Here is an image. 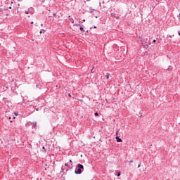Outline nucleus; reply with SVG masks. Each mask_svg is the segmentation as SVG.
Wrapping results in <instances>:
<instances>
[{
	"instance_id": "9d476101",
	"label": "nucleus",
	"mask_w": 180,
	"mask_h": 180,
	"mask_svg": "<svg viewBox=\"0 0 180 180\" xmlns=\"http://www.w3.org/2000/svg\"><path fill=\"white\" fill-rule=\"evenodd\" d=\"M167 38H170V39H172V35H167Z\"/></svg>"
},
{
	"instance_id": "5701e85b",
	"label": "nucleus",
	"mask_w": 180,
	"mask_h": 180,
	"mask_svg": "<svg viewBox=\"0 0 180 180\" xmlns=\"http://www.w3.org/2000/svg\"><path fill=\"white\" fill-rule=\"evenodd\" d=\"M15 116H18L19 114L18 112H15Z\"/></svg>"
},
{
	"instance_id": "f8f14e48",
	"label": "nucleus",
	"mask_w": 180,
	"mask_h": 180,
	"mask_svg": "<svg viewBox=\"0 0 180 180\" xmlns=\"http://www.w3.org/2000/svg\"><path fill=\"white\" fill-rule=\"evenodd\" d=\"M3 101H4V102H6L8 101V98H4Z\"/></svg>"
},
{
	"instance_id": "4c0bfd02",
	"label": "nucleus",
	"mask_w": 180,
	"mask_h": 180,
	"mask_svg": "<svg viewBox=\"0 0 180 180\" xmlns=\"http://www.w3.org/2000/svg\"><path fill=\"white\" fill-rule=\"evenodd\" d=\"M179 15H180V13H179Z\"/></svg>"
},
{
	"instance_id": "e433bc0d",
	"label": "nucleus",
	"mask_w": 180,
	"mask_h": 180,
	"mask_svg": "<svg viewBox=\"0 0 180 180\" xmlns=\"http://www.w3.org/2000/svg\"><path fill=\"white\" fill-rule=\"evenodd\" d=\"M37 110L38 111V110H39V108H37Z\"/></svg>"
},
{
	"instance_id": "0eeeda50",
	"label": "nucleus",
	"mask_w": 180,
	"mask_h": 180,
	"mask_svg": "<svg viewBox=\"0 0 180 180\" xmlns=\"http://www.w3.org/2000/svg\"><path fill=\"white\" fill-rule=\"evenodd\" d=\"M109 75H110V74H109V73L106 74V75H105L106 79H109Z\"/></svg>"
},
{
	"instance_id": "72a5a7b5",
	"label": "nucleus",
	"mask_w": 180,
	"mask_h": 180,
	"mask_svg": "<svg viewBox=\"0 0 180 180\" xmlns=\"http://www.w3.org/2000/svg\"><path fill=\"white\" fill-rule=\"evenodd\" d=\"M77 26H79V24H77Z\"/></svg>"
},
{
	"instance_id": "6e6552de",
	"label": "nucleus",
	"mask_w": 180,
	"mask_h": 180,
	"mask_svg": "<svg viewBox=\"0 0 180 180\" xmlns=\"http://www.w3.org/2000/svg\"><path fill=\"white\" fill-rule=\"evenodd\" d=\"M65 167L62 166V167H61V172H64V170L65 169Z\"/></svg>"
},
{
	"instance_id": "c9c22d12",
	"label": "nucleus",
	"mask_w": 180,
	"mask_h": 180,
	"mask_svg": "<svg viewBox=\"0 0 180 180\" xmlns=\"http://www.w3.org/2000/svg\"><path fill=\"white\" fill-rule=\"evenodd\" d=\"M41 26H43V24H41Z\"/></svg>"
},
{
	"instance_id": "423d86ee",
	"label": "nucleus",
	"mask_w": 180,
	"mask_h": 180,
	"mask_svg": "<svg viewBox=\"0 0 180 180\" xmlns=\"http://www.w3.org/2000/svg\"><path fill=\"white\" fill-rule=\"evenodd\" d=\"M79 30H81V32H82V33H84V32H85V30H84V27H79Z\"/></svg>"
},
{
	"instance_id": "4be33fe9",
	"label": "nucleus",
	"mask_w": 180,
	"mask_h": 180,
	"mask_svg": "<svg viewBox=\"0 0 180 180\" xmlns=\"http://www.w3.org/2000/svg\"><path fill=\"white\" fill-rule=\"evenodd\" d=\"M156 41H157V40L154 39V40L153 41V43H155Z\"/></svg>"
},
{
	"instance_id": "393cba45",
	"label": "nucleus",
	"mask_w": 180,
	"mask_h": 180,
	"mask_svg": "<svg viewBox=\"0 0 180 180\" xmlns=\"http://www.w3.org/2000/svg\"><path fill=\"white\" fill-rule=\"evenodd\" d=\"M3 11V9L2 8H0V12H2Z\"/></svg>"
},
{
	"instance_id": "6ab92c4d",
	"label": "nucleus",
	"mask_w": 180,
	"mask_h": 180,
	"mask_svg": "<svg viewBox=\"0 0 180 180\" xmlns=\"http://www.w3.org/2000/svg\"><path fill=\"white\" fill-rule=\"evenodd\" d=\"M117 176H120V172H118Z\"/></svg>"
},
{
	"instance_id": "412c9836",
	"label": "nucleus",
	"mask_w": 180,
	"mask_h": 180,
	"mask_svg": "<svg viewBox=\"0 0 180 180\" xmlns=\"http://www.w3.org/2000/svg\"><path fill=\"white\" fill-rule=\"evenodd\" d=\"M65 167H68V163H65Z\"/></svg>"
},
{
	"instance_id": "a878e982",
	"label": "nucleus",
	"mask_w": 180,
	"mask_h": 180,
	"mask_svg": "<svg viewBox=\"0 0 180 180\" xmlns=\"http://www.w3.org/2000/svg\"><path fill=\"white\" fill-rule=\"evenodd\" d=\"M178 34H179V36H180V32L179 31H178Z\"/></svg>"
},
{
	"instance_id": "b1692460",
	"label": "nucleus",
	"mask_w": 180,
	"mask_h": 180,
	"mask_svg": "<svg viewBox=\"0 0 180 180\" xmlns=\"http://www.w3.org/2000/svg\"><path fill=\"white\" fill-rule=\"evenodd\" d=\"M129 162L131 164L133 163V160H130Z\"/></svg>"
},
{
	"instance_id": "f704fd0d",
	"label": "nucleus",
	"mask_w": 180,
	"mask_h": 180,
	"mask_svg": "<svg viewBox=\"0 0 180 180\" xmlns=\"http://www.w3.org/2000/svg\"><path fill=\"white\" fill-rule=\"evenodd\" d=\"M83 22H85V20H83Z\"/></svg>"
},
{
	"instance_id": "2f4dec72",
	"label": "nucleus",
	"mask_w": 180,
	"mask_h": 180,
	"mask_svg": "<svg viewBox=\"0 0 180 180\" xmlns=\"http://www.w3.org/2000/svg\"><path fill=\"white\" fill-rule=\"evenodd\" d=\"M116 19H119V17H116Z\"/></svg>"
},
{
	"instance_id": "aec40b11",
	"label": "nucleus",
	"mask_w": 180,
	"mask_h": 180,
	"mask_svg": "<svg viewBox=\"0 0 180 180\" xmlns=\"http://www.w3.org/2000/svg\"><path fill=\"white\" fill-rule=\"evenodd\" d=\"M115 13H111V16H115Z\"/></svg>"
},
{
	"instance_id": "473e14b6",
	"label": "nucleus",
	"mask_w": 180,
	"mask_h": 180,
	"mask_svg": "<svg viewBox=\"0 0 180 180\" xmlns=\"http://www.w3.org/2000/svg\"><path fill=\"white\" fill-rule=\"evenodd\" d=\"M72 23H74V20L72 21Z\"/></svg>"
},
{
	"instance_id": "7c9ffc66",
	"label": "nucleus",
	"mask_w": 180,
	"mask_h": 180,
	"mask_svg": "<svg viewBox=\"0 0 180 180\" xmlns=\"http://www.w3.org/2000/svg\"><path fill=\"white\" fill-rule=\"evenodd\" d=\"M53 16H56V13H53Z\"/></svg>"
},
{
	"instance_id": "4468645a",
	"label": "nucleus",
	"mask_w": 180,
	"mask_h": 180,
	"mask_svg": "<svg viewBox=\"0 0 180 180\" xmlns=\"http://www.w3.org/2000/svg\"><path fill=\"white\" fill-rule=\"evenodd\" d=\"M25 13L26 15H29V11H25Z\"/></svg>"
},
{
	"instance_id": "f3484780",
	"label": "nucleus",
	"mask_w": 180,
	"mask_h": 180,
	"mask_svg": "<svg viewBox=\"0 0 180 180\" xmlns=\"http://www.w3.org/2000/svg\"><path fill=\"white\" fill-rule=\"evenodd\" d=\"M91 74H94V68L91 70Z\"/></svg>"
},
{
	"instance_id": "39448f33",
	"label": "nucleus",
	"mask_w": 180,
	"mask_h": 180,
	"mask_svg": "<svg viewBox=\"0 0 180 180\" xmlns=\"http://www.w3.org/2000/svg\"><path fill=\"white\" fill-rule=\"evenodd\" d=\"M37 126V122H35L33 124L32 128L34 127V129H36Z\"/></svg>"
},
{
	"instance_id": "20e7f679",
	"label": "nucleus",
	"mask_w": 180,
	"mask_h": 180,
	"mask_svg": "<svg viewBox=\"0 0 180 180\" xmlns=\"http://www.w3.org/2000/svg\"><path fill=\"white\" fill-rule=\"evenodd\" d=\"M46 147L43 146L42 147V153H46Z\"/></svg>"
},
{
	"instance_id": "dca6fc26",
	"label": "nucleus",
	"mask_w": 180,
	"mask_h": 180,
	"mask_svg": "<svg viewBox=\"0 0 180 180\" xmlns=\"http://www.w3.org/2000/svg\"><path fill=\"white\" fill-rule=\"evenodd\" d=\"M140 167H141V163H139L138 165V168H140Z\"/></svg>"
},
{
	"instance_id": "a211bd4d",
	"label": "nucleus",
	"mask_w": 180,
	"mask_h": 180,
	"mask_svg": "<svg viewBox=\"0 0 180 180\" xmlns=\"http://www.w3.org/2000/svg\"><path fill=\"white\" fill-rule=\"evenodd\" d=\"M69 162H70L71 165H72V160H69Z\"/></svg>"
},
{
	"instance_id": "9b49d317",
	"label": "nucleus",
	"mask_w": 180,
	"mask_h": 180,
	"mask_svg": "<svg viewBox=\"0 0 180 180\" xmlns=\"http://www.w3.org/2000/svg\"><path fill=\"white\" fill-rule=\"evenodd\" d=\"M151 44V42H149L148 44H146V46H145V47H148V46H150Z\"/></svg>"
},
{
	"instance_id": "ddd939ff",
	"label": "nucleus",
	"mask_w": 180,
	"mask_h": 180,
	"mask_svg": "<svg viewBox=\"0 0 180 180\" xmlns=\"http://www.w3.org/2000/svg\"><path fill=\"white\" fill-rule=\"evenodd\" d=\"M42 32H43V33H44L45 30H43V29H41V30H40L39 33H41Z\"/></svg>"
},
{
	"instance_id": "1a4fd4ad",
	"label": "nucleus",
	"mask_w": 180,
	"mask_h": 180,
	"mask_svg": "<svg viewBox=\"0 0 180 180\" xmlns=\"http://www.w3.org/2000/svg\"><path fill=\"white\" fill-rule=\"evenodd\" d=\"M94 116H99V113L98 112H95Z\"/></svg>"
},
{
	"instance_id": "7ed1b4c3",
	"label": "nucleus",
	"mask_w": 180,
	"mask_h": 180,
	"mask_svg": "<svg viewBox=\"0 0 180 180\" xmlns=\"http://www.w3.org/2000/svg\"><path fill=\"white\" fill-rule=\"evenodd\" d=\"M166 70L167 71H172V66H169Z\"/></svg>"
},
{
	"instance_id": "f03ea898",
	"label": "nucleus",
	"mask_w": 180,
	"mask_h": 180,
	"mask_svg": "<svg viewBox=\"0 0 180 180\" xmlns=\"http://www.w3.org/2000/svg\"><path fill=\"white\" fill-rule=\"evenodd\" d=\"M116 140L117 143H122L123 141V140H122L119 136H116Z\"/></svg>"
},
{
	"instance_id": "cd10ccee",
	"label": "nucleus",
	"mask_w": 180,
	"mask_h": 180,
	"mask_svg": "<svg viewBox=\"0 0 180 180\" xmlns=\"http://www.w3.org/2000/svg\"><path fill=\"white\" fill-rule=\"evenodd\" d=\"M8 9H12V7L11 6L8 7Z\"/></svg>"
},
{
	"instance_id": "2eb2a0df",
	"label": "nucleus",
	"mask_w": 180,
	"mask_h": 180,
	"mask_svg": "<svg viewBox=\"0 0 180 180\" xmlns=\"http://www.w3.org/2000/svg\"><path fill=\"white\" fill-rule=\"evenodd\" d=\"M89 10L91 11V12H94V11H95V9H92V8H90Z\"/></svg>"
},
{
	"instance_id": "bb28decb",
	"label": "nucleus",
	"mask_w": 180,
	"mask_h": 180,
	"mask_svg": "<svg viewBox=\"0 0 180 180\" xmlns=\"http://www.w3.org/2000/svg\"><path fill=\"white\" fill-rule=\"evenodd\" d=\"M68 96H69V98H71V95L70 94H68Z\"/></svg>"
},
{
	"instance_id": "f257e3e1",
	"label": "nucleus",
	"mask_w": 180,
	"mask_h": 180,
	"mask_svg": "<svg viewBox=\"0 0 180 180\" xmlns=\"http://www.w3.org/2000/svg\"><path fill=\"white\" fill-rule=\"evenodd\" d=\"M82 171H84V165L78 164L77 169L75 171V174H76V175H81V174H82Z\"/></svg>"
},
{
	"instance_id": "c85d7f7f",
	"label": "nucleus",
	"mask_w": 180,
	"mask_h": 180,
	"mask_svg": "<svg viewBox=\"0 0 180 180\" xmlns=\"http://www.w3.org/2000/svg\"><path fill=\"white\" fill-rule=\"evenodd\" d=\"M33 23H34L33 21H32V22H31V25H33Z\"/></svg>"
},
{
	"instance_id": "c756f323",
	"label": "nucleus",
	"mask_w": 180,
	"mask_h": 180,
	"mask_svg": "<svg viewBox=\"0 0 180 180\" xmlns=\"http://www.w3.org/2000/svg\"><path fill=\"white\" fill-rule=\"evenodd\" d=\"M94 29H96V26H94Z\"/></svg>"
}]
</instances>
